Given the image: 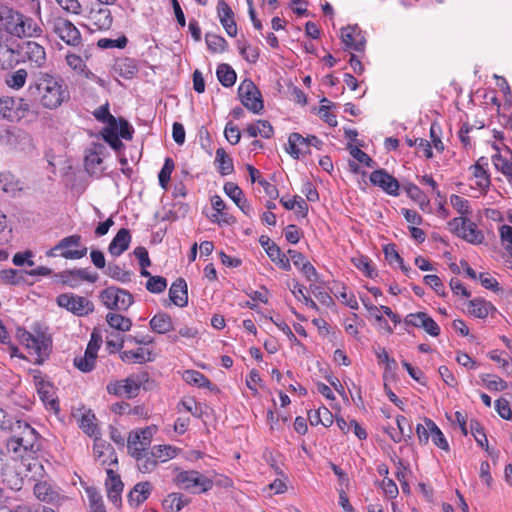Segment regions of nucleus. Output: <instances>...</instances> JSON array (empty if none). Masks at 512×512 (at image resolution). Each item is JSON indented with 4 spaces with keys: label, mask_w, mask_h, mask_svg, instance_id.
Returning <instances> with one entry per match:
<instances>
[{
    "label": "nucleus",
    "mask_w": 512,
    "mask_h": 512,
    "mask_svg": "<svg viewBox=\"0 0 512 512\" xmlns=\"http://www.w3.org/2000/svg\"><path fill=\"white\" fill-rule=\"evenodd\" d=\"M25 95L30 106L39 105L48 110L57 109L70 98L62 77L44 71L31 74Z\"/></svg>",
    "instance_id": "obj_1"
},
{
    "label": "nucleus",
    "mask_w": 512,
    "mask_h": 512,
    "mask_svg": "<svg viewBox=\"0 0 512 512\" xmlns=\"http://www.w3.org/2000/svg\"><path fill=\"white\" fill-rule=\"evenodd\" d=\"M43 33L41 26L31 17L9 8L0 7V34L15 39L39 37Z\"/></svg>",
    "instance_id": "obj_2"
},
{
    "label": "nucleus",
    "mask_w": 512,
    "mask_h": 512,
    "mask_svg": "<svg viewBox=\"0 0 512 512\" xmlns=\"http://www.w3.org/2000/svg\"><path fill=\"white\" fill-rule=\"evenodd\" d=\"M13 429L10 431L9 445L13 446L15 452L19 448L25 451L36 452L40 449L39 435L27 422L15 420Z\"/></svg>",
    "instance_id": "obj_3"
},
{
    "label": "nucleus",
    "mask_w": 512,
    "mask_h": 512,
    "mask_svg": "<svg viewBox=\"0 0 512 512\" xmlns=\"http://www.w3.org/2000/svg\"><path fill=\"white\" fill-rule=\"evenodd\" d=\"M88 248L82 244V237L79 234H73L62 238L55 246L46 252L47 257H63L65 259L76 260L87 255Z\"/></svg>",
    "instance_id": "obj_4"
},
{
    "label": "nucleus",
    "mask_w": 512,
    "mask_h": 512,
    "mask_svg": "<svg viewBox=\"0 0 512 512\" xmlns=\"http://www.w3.org/2000/svg\"><path fill=\"white\" fill-rule=\"evenodd\" d=\"M173 482L179 488L194 494L205 493L213 487V481L196 470L178 472Z\"/></svg>",
    "instance_id": "obj_5"
},
{
    "label": "nucleus",
    "mask_w": 512,
    "mask_h": 512,
    "mask_svg": "<svg viewBox=\"0 0 512 512\" xmlns=\"http://www.w3.org/2000/svg\"><path fill=\"white\" fill-rule=\"evenodd\" d=\"M99 298L104 306L110 310H127L134 302L133 295L115 286L108 287L100 292Z\"/></svg>",
    "instance_id": "obj_6"
},
{
    "label": "nucleus",
    "mask_w": 512,
    "mask_h": 512,
    "mask_svg": "<svg viewBox=\"0 0 512 512\" xmlns=\"http://www.w3.org/2000/svg\"><path fill=\"white\" fill-rule=\"evenodd\" d=\"M147 380L148 375L146 373L132 375L125 380L108 383L106 389L109 394L115 396L126 395L128 398H133L139 394L140 387Z\"/></svg>",
    "instance_id": "obj_7"
},
{
    "label": "nucleus",
    "mask_w": 512,
    "mask_h": 512,
    "mask_svg": "<svg viewBox=\"0 0 512 512\" xmlns=\"http://www.w3.org/2000/svg\"><path fill=\"white\" fill-rule=\"evenodd\" d=\"M238 96L249 111L254 114H261L264 108L263 100L259 89L250 79H245L238 87Z\"/></svg>",
    "instance_id": "obj_8"
},
{
    "label": "nucleus",
    "mask_w": 512,
    "mask_h": 512,
    "mask_svg": "<svg viewBox=\"0 0 512 512\" xmlns=\"http://www.w3.org/2000/svg\"><path fill=\"white\" fill-rule=\"evenodd\" d=\"M56 303L61 308L77 316H86L94 311V304L88 298L73 293H63L57 296Z\"/></svg>",
    "instance_id": "obj_9"
},
{
    "label": "nucleus",
    "mask_w": 512,
    "mask_h": 512,
    "mask_svg": "<svg viewBox=\"0 0 512 512\" xmlns=\"http://www.w3.org/2000/svg\"><path fill=\"white\" fill-rule=\"evenodd\" d=\"M51 29L63 42L69 46H79L82 42L78 28L68 19L55 17L50 21Z\"/></svg>",
    "instance_id": "obj_10"
},
{
    "label": "nucleus",
    "mask_w": 512,
    "mask_h": 512,
    "mask_svg": "<svg viewBox=\"0 0 512 512\" xmlns=\"http://www.w3.org/2000/svg\"><path fill=\"white\" fill-rule=\"evenodd\" d=\"M30 107L26 97H3L0 99V116L9 121H18L25 117Z\"/></svg>",
    "instance_id": "obj_11"
},
{
    "label": "nucleus",
    "mask_w": 512,
    "mask_h": 512,
    "mask_svg": "<svg viewBox=\"0 0 512 512\" xmlns=\"http://www.w3.org/2000/svg\"><path fill=\"white\" fill-rule=\"evenodd\" d=\"M19 47L18 39L0 34V68L7 69L20 63Z\"/></svg>",
    "instance_id": "obj_12"
},
{
    "label": "nucleus",
    "mask_w": 512,
    "mask_h": 512,
    "mask_svg": "<svg viewBox=\"0 0 512 512\" xmlns=\"http://www.w3.org/2000/svg\"><path fill=\"white\" fill-rule=\"evenodd\" d=\"M62 284L71 288H77L82 281L95 283L98 280L97 273H91L88 268L65 270L55 274Z\"/></svg>",
    "instance_id": "obj_13"
},
{
    "label": "nucleus",
    "mask_w": 512,
    "mask_h": 512,
    "mask_svg": "<svg viewBox=\"0 0 512 512\" xmlns=\"http://www.w3.org/2000/svg\"><path fill=\"white\" fill-rule=\"evenodd\" d=\"M370 182L379 188H381L385 193L391 196H398L400 184L398 180L389 174L385 169L380 168L374 170L370 174Z\"/></svg>",
    "instance_id": "obj_14"
},
{
    "label": "nucleus",
    "mask_w": 512,
    "mask_h": 512,
    "mask_svg": "<svg viewBox=\"0 0 512 512\" xmlns=\"http://www.w3.org/2000/svg\"><path fill=\"white\" fill-rule=\"evenodd\" d=\"M20 62L28 60L36 67H42L46 63V52L43 46L34 41L20 43Z\"/></svg>",
    "instance_id": "obj_15"
},
{
    "label": "nucleus",
    "mask_w": 512,
    "mask_h": 512,
    "mask_svg": "<svg viewBox=\"0 0 512 512\" xmlns=\"http://www.w3.org/2000/svg\"><path fill=\"white\" fill-rule=\"evenodd\" d=\"M404 323L406 326L422 328L433 337H437L440 334L439 325L425 312L408 314L404 319Z\"/></svg>",
    "instance_id": "obj_16"
},
{
    "label": "nucleus",
    "mask_w": 512,
    "mask_h": 512,
    "mask_svg": "<svg viewBox=\"0 0 512 512\" xmlns=\"http://www.w3.org/2000/svg\"><path fill=\"white\" fill-rule=\"evenodd\" d=\"M33 491L37 499L53 505H60L61 502L66 499L64 495H61L59 491L47 481L36 483Z\"/></svg>",
    "instance_id": "obj_17"
},
{
    "label": "nucleus",
    "mask_w": 512,
    "mask_h": 512,
    "mask_svg": "<svg viewBox=\"0 0 512 512\" xmlns=\"http://www.w3.org/2000/svg\"><path fill=\"white\" fill-rule=\"evenodd\" d=\"M341 40L348 49H352L357 52L364 51L366 40L357 25L342 28Z\"/></svg>",
    "instance_id": "obj_18"
},
{
    "label": "nucleus",
    "mask_w": 512,
    "mask_h": 512,
    "mask_svg": "<svg viewBox=\"0 0 512 512\" xmlns=\"http://www.w3.org/2000/svg\"><path fill=\"white\" fill-rule=\"evenodd\" d=\"M217 16L226 33L230 37L237 35V24L234 19V12L225 0H219L217 3Z\"/></svg>",
    "instance_id": "obj_19"
},
{
    "label": "nucleus",
    "mask_w": 512,
    "mask_h": 512,
    "mask_svg": "<svg viewBox=\"0 0 512 512\" xmlns=\"http://www.w3.org/2000/svg\"><path fill=\"white\" fill-rule=\"evenodd\" d=\"M224 192L237 205V207L248 217H252L253 208L244 196L241 188L233 183L227 182L224 185Z\"/></svg>",
    "instance_id": "obj_20"
},
{
    "label": "nucleus",
    "mask_w": 512,
    "mask_h": 512,
    "mask_svg": "<svg viewBox=\"0 0 512 512\" xmlns=\"http://www.w3.org/2000/svg\"><path fill=\"white\" fill-rule=\"evenodd\" d=\"M107 476V496L112 503L118 505L121 503V493L124 487L123 482L120 476L115 474L112 469H107Z\"/></svg>",
    "instance_id": "obj_21"
},
{
    "label": "nucleus",
    "mask_w": 512,
    "mask_h": 512,
    "mask_svg": "<svg viewBox=\"0 0 512 512\" xmlns=\"http://www.w3.org/2000/svg\"><path fill=\"white\" fill-rule=\"evenodd\" d=\"M130 242V231L126 228H121L110 242L108 251L112 256L118 257L129 248Z\"/></svg>",
    "instance_id": "obj_22"
},
{
    "label": "nucleus",
    "mask_w": 512,
    "mask_h": 512,
    "mask_svg": "<svg viewBox=\"0 0 512 512\" xmlns=\"http://www.w3.org/2000/svg\"><path fill=\"white\" fill-rule=\"evenodd\" d=\"M307 139H309V136L303 137L301 134L297 132L291 133L289 135V153L293 158L299 159L300 156L311 153L308 146L309 140Z\"/></svg>",
    "instance_id": "obj_23"
},
{
    "label": "nucleus",
    "mask_w": 512,
    "mask_h": 512,
    "mask_svg": "<svg viewBox=\"0 0 512 512\" xmlns=\"http://www.w3.org/2000/svg\"><path fill=\"white\" fill-rule=\"evenodd\" d=\"M169 297L176 306L185 307L188 304L187 284L183 278H178L172 283Z\"/></svg>",
    "instance_id": "obj_24"
},
{
    "label": "nucleus",
    "mask_w": 512,
    "mask_h": 512,
    "mask_svg": "<svg viewBox=\"0 0 512 512\" xmlns=\"http://www.w3.org/2000/svg\"><path fill=\"white\" fill-rule=\"evenodd\" d=\"M152 486L150 482H139L128 494V502L131 506L138 507L148 499Z\"/></svg>",
    "instance_id": "obj_25"
},
{
    "label": "nucleus",
    "mask_w": 512,
    "mask_h": 512,
    "mask_svg": "<svg viewBox=\"0 0 512 512\" xmlns=\"http://www.w3.org/2000/svg\"><path fill=\"white\" fill-rule=\"evenodd\" d=\"M493 148L496 150V153L492 155L491 160L495 169L506 177H512V153L510 150H507V155H503L499 153V148L496 145Z\"/></svg>",
    "instance_id": "obj_26"
},
{
    "label": "nucleus",
    "mask_w": 512,
    "mask_h": 512,
    "mask_svg": "<svg viewBox=\"0 0 512 512\" xmlns=\"http://www.w3.org/2000/svg\"><path fill=\"white\" fill-rule=\"evenodd\" d=\"M189 503L190 499L185 497L182 493L173 492L164 498L162 506L166 512H179Z\"/></svg>",
    "instance_id": "obj_27"
},
{
    "label": "nucleus",
    "mask_w": 512,
    "mask_h": 512,
    "mask_svg": "<svg viewBox=\"0 0 512 512\" xmlns=\"http://www.w3.org/2000/svg\"><path fill=\"white\" fill-rule=\"evenodd\" d=\"M149 325L151 330L158 334H165L174 329L172 318L164 312L154 315L151 318Z\"/></svg>",
    "instance_id": "obj_28"
},
{
    "label": "nucleus",
    "mask_w": 512,
    "mask_h": 512,
    "mask_svg": "<svg viewBox=\"0 0 512 512\" xmlns=\"http://www.w3.org/2000/svg\"><path fill=\"white\" fill-rule=\"evenodd\" d=\"M469 313L476 318L484 319L491 311H495L494 305L483 298H475L469 301Z\"/></svg>",
    "instance_id": "obj_29"
},
{
    "label": "nucleus",
    "mask_w": 512,
    "mask_h": 512,
    "mask_svg": "<svg viewBox=\"0 0 512 512\" xmlns=\"http://www.w3.org/2000/svg\"><path fill=\"white\" fill-rule=\"evenodd\" d=\"M37 391L46 408L57 413L59 411V402L55 396L53 387L49 384L41 383Z\"/></svg>",
    "instance_id": "obj_30"
},
{
    "label": "nucleus",
    "mask_w": 512,
    "mask_h": 512,
    "mask_svg": "<svg viewBox=\"0 0 512 512\" xmlns=\"http://www.w3.org/2000/svg\"><path fill=\"white\" fill-rule=\"evenodd\" d=\"M488 166V158L480 157L477 162L472 166L473 175L478 179L477 186L481 189H487L490 186V176L486 167Z\"/></svg>",
    "instance_id": "obj_31"
},
{
    "label": "nucleus",
    "mask_w": 512,
    "mask_h": 512,
    "mask_svg": "<svg viewBox=\"0 0 512 512\" xmlns=\"http://www.w3.org/2000/svg\"><path fill=\"white\" fill-rule=\"evenodd\" d=\"M90 20L93 25L99 30H108L112 26L113 18L108 8H100L92 10L90 13Z\"/></svg>",
    "instance_id": "obj_32"
},
{
    "label": "nucleus",
    "mask_w": 512,
    "mask_h": 512,
    "mask_svg": "<svg viewBox=\"0 0 512 512\" xmlns=\"http://www.w3.org/2000/svg\"><path fill=\"white\" fill-rule=\"evenodd\" d=\"M331 292L338 300H340L349 308L353 310H357L359 308L355 295L353 293H349L347 291V287L344 284L335 283L331 288Z\"/></svg>",
    "instance_id": "obj_33"
},
{
    "label": "nucleus",
    "mask_w": 512,
    "mask_h": 512,
    "mask_svg": "<svg viewBox=\"0 0 512 512\" xmlns=\"http://www.w3.org/2000/svg\"><path fill=\"white\" fill-rule=\"evenodd\" d=\"M249 137H257L260 135L263 138H271L274 130L272 125L267 120H257L255 123L249 124L246 128Z\"/></svg>",
    "instance_id": "obj_34"
},
{
    "label": "nucleus",
    "mask_w": 512,
    "mask_h": 512,
    "mask_svg": "<svg viewBox=\"0 0 512 512\" xmlns=\"http://www.w3.org/2000/svg\"><path fill=\"white\" fill-rule=\"evenodd\" d=\"M459 236L472 244H480L484 239L483 233L479 231L476 224L469 219H467L465 225L461 227Z\"/></svg>",
    "instance_id": "obj_35"
},
{
    "label": "nucleus",
    "mask_w": 512,
    "mask_h": 512,
    "mask_svg": "<svg viewBox=\"0 0 512 512\" xmlns=\"http://www.w3.org/2000/svg\"><path fill=\"white\" fill-rule=\"evenodd\" d=\"M106 321L111 328L120 332H127L132 327L131 319L118 313H108L106 315Z\"/></svg>",
    "instance_id": "obj_36"
},
{
    "label": "nucleus",
    "mask_w": 512,
    "mask_h": 512,
    "mask_svg": "<svg viewBox=\"0 0 512 512\" xmlns=\"http://www.w3.org/2000/svg\"><path fill=\"white\" fill-rule=\"evenodd\" d=\"M96 358H97V353L86 349L82 356L75 357L74 365L80 371L87 373L94 369Z\"/></svg>",
    "instance_id": "obj_37"
},
{
    "label": "nucleus",
    "mask_w": 512,
    "mask_h": 512,
    "mask_svg": "<svg viewBox=\"0 0 512 512\" xmlns=\"http://www.w3.org/2000/svg\"><path fill=\"white\" fill-rule=\"evenodd\" d=\"M217 78L224 87H231L235 84L237 75L234 69L226 63H222L217 67Z\"/></svg>",
    "instance_id": "obj_38"
},
{
    "label": "nucleus",
    "mask_w": 512,
    "mask_h": 512,
    "mask_svg": "<svg viewBox=\"0 0 512 512\" xmlns=\"http://www.w3.org/2000/svg\"><path fill=\"white\" fill-rule=\"evenodd\" d=\"M308 418L312 426L322 424L325 427H329L333 423V415L326 407L310 412Z\"/></svg>",
    "instance_id": "obj_39"
},
{
    "label": "nucleus",
    "mask_w": 512,
    "mask_h": 512,
    "mask_svg": "<svg viewBox=\"0 0 512 512\" xmlns=\"http://www.w3.org/2000/svg\"><path fill=\"white\" fill-rule=\"evenodd\" d=\"M424 422L430 431L433 443L440 449H443L445 451L449 450V444L444 434L439 429V427L434 423V421H432L429 418H425Z\"/></svg>",
    "instance_id": "obj_40"
},
{
    "label": "nucleus",
    "mask_w": 512,
    "mask_h": 512,
    "mask_svg": "<svg viewBox=\"0 0 512 512\" xmlns=\"http://www.w3.org/2000/svg\"><path fill=\"white\" fill-rule=\"evenodd\" d=\"M28 73L25 69H18L11 73H8L5 77V83L9 88L14 90H20L24 87Z\"/></svg>",
    "instance_id": "obj_41"
},
{
    "label": "nucleus",
    "mask_w": 512,
    "mask_h": 512,
    "mask_svg": "<svg viewBox=\"0 0 512 512\" xmlns=\"http://www.w3.org/2000/svg\"><path fill=\"white\" fill-rule=\"evenodd\" d=\"M215 162L218 164V171L221 175H229L234 171L233 161L223 148L216 150Z\"/></svg>",
    "instance_id": "obj_42"
},
{
    "label": "nucleus",
    "mask_w": 512,
    "mask_h": 512,
    "mask_svg": "<svg viewBox=\"0 0 512 512\" xmlns=\"http://www.w3.org/2000/svg\"><path fill=\"white\" fill-rule=\"evenodd\" d=\"M268 257L273 261L279 268L289 271L291 264L287 255L282 253L278 245H272L267 251Z\"/></svg>",
    "instance_id": "obj_43"
},
{
    "label": "nucleus",
    "mask_w": 512,
    "mask_h": 512,
    "mask_svg": "<svg viewBox=\"0 0 512 512\" xmlns=\"http://www.w3.org/2000/svg\"><path fill=\"white\" fill-rule=\"evenodd\" d=\"M133 458L136 460L137 468L141 473H151L158 465L151 451Z\"/></svg>",
    "instance_id": "obj_44"
},
{
    "label": "nucleus",
    "mask_w": 512,
    "mask_h": 512,
    "mask_svg": "<svg viewBox=\"0 0 512 512\" xmlns=\"http://www.w3.org/2000/svg\"><path fill=\"white\" fill-rule=\"evenodd\" d=\"M178 449L171 445H155L152 447L151 452L158 462H165L173 459L177 455Z\"/></svg>",
    "instance_id": "obj_45"
},
{
    "label": "nucleus",
    "mask_w": 512,
    "mask_h": 512,
    "mask_svg": "<svg viewBox=\"0 0 512 512\" xmlns=\"http://www.w3.org/2000/svg\"><path fill=\"white\" fill-rule=\"evenodd\" d=\"M183 379L186 383L197 387L210 388L211 381L201 372L196 370H186L183 374Z\"/></svg>",
    "instance_id": "obj_46"
},
{
    "label": "nucleus",
    "mask_w": 512,
    "mask_h": 512,
    "mask_svg": "<svg viewBox=\"0 0 512 512\" xmlns=\"http://www.w3.org/2000/svg\"><path fill=\"white\" fill-rule=\"evenodd\" d=\"M115 70L125 79L132 78L138 72L135 61L129 58L118 60L115 64Z\"/></svg>",
    "instance_id": "obj_47"
},
{
    "label": "nucleus",
    "mask_w": 512,
    "mask_h": 512,
    "mask_svg": "<svg viewBox=\"0 0 512 512\" xmlns=\"http://www.w3.org/2000/svg\"><path fill=\"white\" fill-rule=\"evenodd\" d=\"M404 190L412 200L416 201L420 205L421 209H424V206L429 205L430 200L417 185L407 183L404 185Z\"/></svg>",
    "instance_id": "obj_48"
},
{
    "label": "nucleus",
    "mask_w": 512,
    "mask_h": 512,
    "mask_svg": "<svg viewBox=\"0 0 512 512\" xmlns=\"http://www.w3.org/2000/svg\"><path fill=\"white\" fill-rule=\"evenodd\" d=\"M205 41L208 49L213 53H222L228 48L227 41L222 36L213 33H207Z\"/></svg>",
    "instance_id": "obj_49"
},
{
    "label": "nucleus",
    "mask_w": 512,
    "mask_h": 512,
    "mask_svg": "<svg viewBox=\"0 0 512 512\" xmlns=\"http://www.w3.org/2000/svg\"><path fill=\"white\" fill-rule=\"evenodd\" d=\"M105 274L121 283H127L131 280V273L123 270L116 263H109L105 270Z\"/></svg>",
    "instance_id": "obj_50"
},
{
    "label": "nucleus",
    "mask_w": 512,
    "mask_h": 512,
    "mask_svg": "<svg viewBox=\"0 0 512 512\" xmlns=\"http://www.w3.org/2000/svg\"><path fill=\"white\" fill-rule=\"evenodd\" d=\"M38 345L35 349V354L37 356L36 362L41 363L45 358L49 356L51 350V340L46 337L44 334H39Z\"/></svg>",
    "instance_id": "obj_51"
},
{
    "label": "nucleus",
    "mask_w": 512,
    "mask_h": 512,
    "mask_svg": "<svg viewBox=\"0 0 512 512\" xmlns=\"http://www.w3.org/2000/svg\"><path fill=\"white\" fill-rule=\"evenodd\" d=\"M175 164L172 158L167 157L164 161V165L158 174L159 185L163 189H167L171 174L174 170Z\"/></svg>",
    "instance_id": "obj_52"
},
{
    "label": "nucleus",
    "mask_w": 512,
    "mask_h": 512,
    "mask_svg": "<svg viewBox=\"0 0 512 512\" xmlns=\"http://www.w3.org/2000/svg\"><path fill=\"white\" fill-rule=\"evenodd\" d=\"M96 418L94 414H84L80 421V428L89 436L99 435V428L95 423Z\"/></svg>",
    "instance_id": "obj_53"
},
{
    "label": "nucleus",
    "mask_w": 512,
    "mask_h": 512,
    "mask_svg": "<svg viewBox=\"0 0 512 512\" xmlns=\"http://www.w3.org/2000/svg\"><path fill=\"white\" fill-rule=\"evenodd\" d=\"M105 147L101 144L95 146V150L90 152L85 157V167L88 172H92L97 165H100L102 163V158L100 157V154L102 153V150H104Z\"/></svg>",
    "instance_id": "obj_54"
},
{
    "label": "nucleus",
    "mask_w": 512,
    "mask_h": 512,
    "mask_svg": "<svg viewBox=\"0 0 512 512\" xmlns=\"http://www.w3.org/2000/svg\"><path fill=\"white\" fill-rule=\"evenodd\" d=\"M125 341L126 335L120 333L111 332L106 337V345L110 353L119 352L123 348Z\"/></svg>",
    "instance_id": "obj_55"
},
{
    "label": "nucleus",
    "mask_w": 512,
    "mask_h": 512,
    "mask_svg": "<svg viewBox=\"0 0 512 512\" xmlns=\"http://www.w3.org/2000/svg\"><path fill=\"white\" fill-rule=\"evenodd\" d=\"M482 381L487 389L491 391H503L507 388V383L498 376L484 375Z\"/></svg>",
    "instance_id": "obj_56"
},
{
    "label": "nucleus",
    "mask_w": 512,
    "mask_h": 512,
    "mask_svg": "<svg viewBox=\"0 0 512 512\" xmlns=\"http://www.w3.org/2000/svg\"><path fill=\"white\" fill-rule=\"evenodd\" d=\"M24 273L16 269H5L0 272V279L5 283L16 285L24 281Z\"/></svg>",
    "instance_id": "obj_57"
},
{
    "label": "nucleus",
    "mask_w": 512,
    "mask_h": 512,
    "mask_svg": "<svg viewBox=\"0 0 512 512\" xmlns=\"http://www.w3.org/2000/svg\"><path fill=\"white\" fill-rule=\"evenodd\" d=\"M120 358L123 362L133 363H144L150 360V358L145 357L144 350L142 348H139L136 351H123L120 353Z\"/></svg>",
    "instance_id": "obj_58"
},
{
    "label": "nucleus",
    "mask_w": 512,
    "mask_h": 512,
    "mask_svg": "<svg viewBox=\"0 0 512 512\" xmlns=\"http://www.w3.org/2000/svg\"><path fill=\"white\" fill-rule=\"evenodd\" d=\"M90 512H106L102 496L94 489L87 490Z\"/></svg>",
    "instance_id": "obj_59"
},
{
    "label": "nucleus",
    "mask_w": 512,
    "mask_h": 512,
    "mask_svg": "<svg viewBox=\"0 0 512 512\" xmlns=\"http://www.w3.org/2000/svg\"><path fill=\"white\" fill-rule=\"evenodd\" d=\"M167 287V280L162 276H150L146 282V289L155 294L163 292Z\"/></svg>",
    "instance_id": "obj_60"
},
{
    "label": "nucleus",
    "mask_w": 512,
    "mask_h": 512,
    "mask_svg": "<svg viewBox=\"0 0 512 512\" xmlns=\"http://www.w3.org/2000/svg\"><path fill=\"white\" fill-rule=\"evenodd\" d=\"M3 477V483H5L12 490H20L23 486V479L18 473L9 470V467L5 471Z\"/></svg>",
    "instance_id": "obj_61"
},
{
    "label": "nucleus",
    "mask_w": 512,
    "mask_h": 512,
    "mask_svg": "<svg viewBox=\"0 0 512 512\" xmlns=\"http://www.w3.org/2000/svg\"><path fill=\"white\" fill-rule=\"evenodd\" d=\"M128 39L126 36H121L117 39L101 38L98 40L97 45L102 49L119 48L123 49L126 47Z\"/></svg>",
    "instance_id": "obj_62"
},
{
    "label": "nucleus",
    "mask_w": 512,
    "mask_h": 512,
    "mask_svg": "<svg viewBox=\"0 0 512 512\" xmlns=\"http://www.w3.org/2000/svg\"><path fill=\"white\" fill-rule=\"evenodd\" d=\"M354 265L361 270L367 277L374 278L377 274L373 266L371 265V261L366 256H360L353 260Z\"/></svg>",
    "instance_id": "obj_63"
},
{
    "label": "nucleus",
    "mask_w": 512,
    "mask_h": 512,
    "mask_svg": "<svg viewBox=\"0 0 512 512\" xmlns=\"http://www.w3.org/2000/svg\"><path fill=\"white\" fill-rule=\"evenodd\" d=\"M349 151L351 156L356 159L358 162L363 163L367 167L373 168L376 165V162L364 151L356 146L349 145Z\"/></svg>",
    "instance_id": "obj_64"
}]
</instances>
